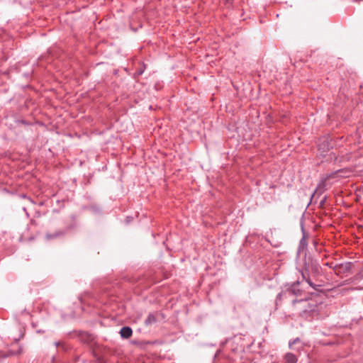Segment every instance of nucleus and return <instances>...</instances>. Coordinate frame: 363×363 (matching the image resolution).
Here are the masks:
<instances>
[{"mask_svg": "<svg viewBox=\"0 0 363 363\" xmlns=\"http://www.w3.org/2000/svg\"><path fill=\"white\" fill-rule=\"evenodd\" d=\"M55 345L57 347L62 346L64 347V342H55Z\"/></svg>", "mask_w": 363, "mask_h": 363, "instance_id": "12", "label": "nucleus"}, {"mask_svg": "<svg viewBox=\"0 0 363 363\" xmlns=\"http://www.w3.org/2000/svg\"><path fill=\"white\" fill-rule=\"evenodd\" d=\"M160 315L159 312L150 313L145 320V326H150L154 323H156L158 320V317Z\"/></svg>", "mask_w": 363, "mask_h": 363, "instance_id": "5", "label": "nucleus"}, {"mask_svg": "<svg viewBox=\"0 0 363 363\" xmlns=\"http://www.w3.org/2000/svg\"><path fill=\"white\" fill-rule=\"evenodd\" d=\"M145 68H146L145 65L144 63H141L140 65V67L138 68V69L136 70V72L135 73V77L142 75L143 74Z\"/></svg>", "mask_w": 363, "mask_h": 363, "instance_id": "8", "label": "nucleus"}, {"mask_svg": "<svg viewBox=\"0 0 363 363\" xmlns=\"http://www.w3.org/2000/svg\"><path fill=\"white\" fill-rule=\"evenodd\" d=\"M337 264H335L333 262H327L325 263V265L333 269L334 272H335V268L337 267Z\"/></svg>", "mask_w": 363, "mask_h": 363, "instance_id": "11", "label": "nucleus"}, {"mask_svg": "<svg viewBox=\"0 0 363 363\" xmlns=\"http://www.w3.org/2000/svg\"><path fill=\"white\" fill-rule=\"evenodd\" d=\"M352 265L353 263L351 262H346L337 264L335 273L337 276L347 274L351 271Z\"/></svg>", "mask_w": 363, "mask_h": 363, "instance_id": "2", "label": "nucleus"}, {"mask_svg": "<svg viewBox=\"0 0 363 363\" xmlns=\"http://www.w3.org/2000/svg\"><path fill=\"white\" fill-rule=\"evenodd\" d=\"M345 172V170H344V169H338V170H337V171L335 172V174H339V173H340V172Z\"/></svg>", "mask_w": 363, "mask_h": 363, "instance_id": "14", "label": "nucleus"}, {"mask_svg": "<svg viewBox=\"0 0 363 363\" xmlns=\"http://www.w3.org/2000/svg\"><path fill=\"white\" fill-rule=\"evenodd\" d=\"M120 335L123 339H128L133 335V330L129 326H123L120 330Z\"/></svg>", "mask_w": 363, "mask_h": 363, "instance_id": "6", "label": "nucleus"}, {"mask_svg": "<svg viewBox=\"0 0 363 363\" xmlns=\"http://www.w3.org/2000/svg\"><path fill=\"white\" fill-rule=\"evenodd\" d=\"M299 281H296L286 289L288 296L291 295L300 296L301 294L302 290L299 288Z\"/></svg>", "mask_w": 363, "mask_h": 363, "instance_id": "3", "label": "nucleus"}, {"mask_svg": "<svg viewBox=\"0 0 363 363\" xmlns=\"http://www.w3.org/2000/svg\"><path fill=\"white\" fill-rule=\"evenodd\" d=\"M72 228L71 226L67 227L65 229L58 230L55 231V233H47L45 234V238L47 240H52V239H56L57 238H60L63 235H65L68 230H69Z\"/></svg>", "mask_w": 363, "mask_h": 363, "instance_id": "4", "label": "nucleus"}, {"mask_svg": "<svg viewBox=\"0 0 363 363\" xmlns=\"http://www.w3.org/2000/svg\"><path fill=\"white\" fill-rule=\"evenodd\" d=\"M287 296H288V294H287V292L286 290L282 291L281 292L278 294V295L277 296V298H276V304L277 305L279 302H281L284 297L286 298Z\"/></svg>", "mask_w": 363, "mask_h": 363, "instance_id": "9", "label": "nucleus"}, {"mask_svg": "<svg viewBox=\"0 0 363 363\" xmlns=\"http://www.w3.org/2000/svg\"><path fill=\"white\" fill-rule=\"evenodd\" d=\"M299 340H299V338H298V337H297V338L294 339L292 342H289V346L291 347V345L295 344V343H296V342H299Z\"/></svg>", "mask_w": 363, "mask_h": 363, "instance_id": "13", "label": "nucleus"}, {"mask_svg": "<svg viewBox=\"0 0 363 363\" xmlns=\"http://www.w3.org/2000/svg\"><path fill=\"white\" fill-rule=\"evenodd\" d=\"M131 344L137 345V346L143 347L145 345H147V342H145L143 341H139V340H132Z\"/></svg>", "mask_w": 363, "mask_h": 363, "instance_id": "10", "label": "nucleus"}, {"mask_svg": "<svg viewBox=\"0 0 363 363\" xmlns=\"http://www.w3.org/2000/svg\"><path fill=\"white\" fill-rule=\"evenodd\" d=\"M298 359L295 354L288 352L285 354L282 363H297Z\"/></svg>", "mask_w": 363, "mask_h": 363, "instance_id": "7", "label": "nucleus"}, {"mask_svg": "<svg viewBox=\"0 0 363 363\" xmlns=\"http://www.w3.org/2000/svg\"><path fill=\"white\" fill-rule=\"evenodd\" d=\"M320 269V267L316 260L311 257H305L303 268L301 271L302 278L316 291L319 290L321 285L314 284L312 279L319 275Z\"/></svg>", "mask_w": 363, "mask_h": 363, "instance_id": "1", "label": "nucleus"}]
</instances>
